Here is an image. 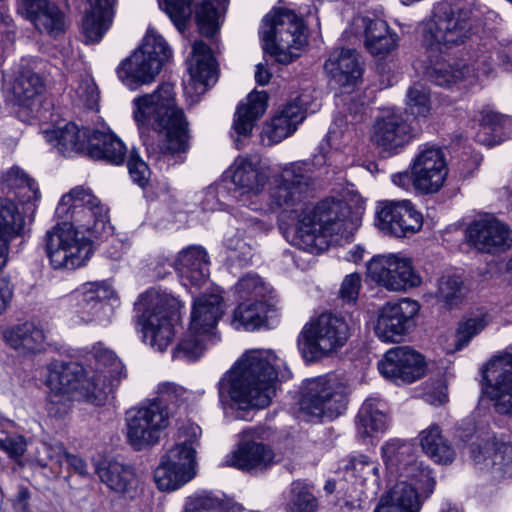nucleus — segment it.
<instances>
[{
	"label": "nucleus",
	"instance_id": "7ed1b4c3",
	"mask_svg": "<svg viewBox=\"0 0 512 512\" xmlns=\"http://www.w3.org/2000/svg\"><path fill=\"white\" fill-rule=\"evenodd\" d=\"M89 361L88 369L77 362L58 360L48 365L46 409L50 416L66 415L75 401L103 405L108 394L127 377L121 360L101 342L93 345Z\"/></svg>",
	"mask_w": 512,
	"mask_h": 512
},
{
	"label": "nucleus",
	"instance_id": "bf43d9fd",
	"mask_svg": "<svg viewBox=\"0 0 512 512\" xmlns=\"http://www.w3.org/2000/svg\"><path fill=\"white\" fill-rule=\"evenodd\" d=\"M192 0H162L160 6L168 14L175 26L182 30L190 15V4Z\"/></svg>",
	"mask_w": 512,
	"mask_h": 512
},
{
	"label": "nucleus",
	"instance_id": "7c9ffc66",
	"mask_svg": "<svg viewBox=\"0 0 512 512\" xmlns=\"http://www.w3.org/2000/svg\"><path fill=\"white\" fill-rule=\"evenodd\" d=\"M181 434L185 436V440L170 448L161 458V461L173 466L178 472L191 480L195 474V446L198 444L201 428L191 424L184 427Z\"/></svg>",
	"mask_w": 512,
	"mask_h": 512
},
{
	"label": "nucleus",
	"instance_id": "bb28decb",
	"mask_svg": "<svg viewBox=\"0 0 512 512\" xmlns=\"http://www.w3.org/2000/svg\"><path fill=\"white\" fill-rule=\"evenodd\" d=\"M19 10L40 32L56 37L65 30L64 13L48 0H22Z\"/></svg>",
	"mask_w": 512,
	"mask_h": 512
},
{
	"label": "nucleus",
	"instance_id": "6e6d98bb",
	"mask_svg": "<svg viewBox=\"0 0 512 512\" xmlns=\"http://www.w3.org/2000/svg\"><path fill=\"white\" fill-rule=\"evenodd\" d=\"M436 296L440 302L452 307L459 304L463 298V282L459 276L443 275L438 279Z\"/></svg>",
	"mask_w": 512,
	"mask_h": 512
},
{
	"label": "nucleus",
	"instance_id": "13d9d810",
	"mask_svg": "<svg viewBox=\"0 0 512 512\" xmlns=\"http://www.w3.org/2000/svg\"><path fill=\"white\" fill-rule=\"evenodd\" d=\"M183 512H231L222 500L210 494H198L186 500Z\"/></svg>",
	"mask_w": 512,
	"mask_h": 512
},
{
	"label": "nucleus",
	"instance_id": "39448f33",
	"mask_svg": "<svg viewBox=\"0 0 512 512\" xmlns=\"http://www.w3.org/2000/svg\"><path fill=\"white\" fill-rule=\"evenodd\" d=\"M133 104L137 124L150 126L163 136L158 144L144 140L149 155L156 160L163 157L167 161L174 159V163L183 162L182 154L189 147L188 122L176 104L174 86L163 83L153 93L135 98Z\"/></svg>",
	"mask_w": 512,
	"mask_h": 512
},
{
	"label": "nucleus",
	"instance_id": "aec40b11",
	"mask_svg": "<svg viewBox=\"0 0 512 512\" xmlns=\"http://www.w3.org/2000/svg\"><path fill=\"white\" fill-rule=\"evenodd\" d=\"M483 378L490 384L495 410L512 416V354L492 358L486 365Z\"/></svg>",
	"mask_w": 512,
	"mask_h": 512
},
{
	"label": "nucleus",
	"instance_id": "f704fd0d",
	"mask_svg": "<svg viewBox=\"0 0 512 512\" xmlns=\"http://www.w3.org/2000/svg\"><path fill=\"white\" fill-rule=\"evenodd\" d=\"M100 480L115 493L129 495L136 492L139 484L138 477L132 466L119 461H103L96 468Z\"/></svg>",
	"mask_w": 512,
	"mask_h": 512
},
{
	"label": "nucleus",
	"instance_id": "09e8293b",
	"mask_svg": "<svg viewBox=\"0 0 512 512\" xmlns=\"http://www.w3.org/2000/svg\"><path fill=\"white\" fill-rule=\"evenodd\" d=\"M431 110L429 90L421 83L412 85L406 93V108L402 113L408 119L426 118Z\"/></svg>",
	"mask_w": 512,
	"mask_h": 512
},
{
	"label": "nucleus",
	"instance_id": "338daca9",
	"mask_svg": "<svg viewBox=\"0 0 512 512\" xmlns=\"http://www.w3.org/2000/svg\"><path fill=\"white\" fill-rule=\"evenodd\" d=\"M76 92L88 107H92L99 97L95 83L90 80L81 82Z\"/></svg>",
	"mask_w": 512,
	"mask_h": 512
},
{
	"label": "nucleus",
	"instance_id": "dca6fc26",
	"mask_svg": "<svg viewBox=\"0 0 512 512\" xmlns=\"http://www.w3.org/2000/svg\"><path fill=\"white\" fill-rule=\"evenodd\" d=\"M413 186L424 194L436 193L443 186L448 167L443 150L435 146H424L414 157L412 164Z\"/></svg>",
	"mask_w": 512,
	"mask_h": 512
},
{
	"label": "nucleus",
	"instance_id": "4c0bfd02",
	"mask_svg": "<svg viewBox=\"0 0 512 512\" xmlns=\"http://www.w3.org/2000/svg\"><path fill=\"white\" fill-rule=\"evenodd\" d=\"M114 2L115 0H90V9L86 11L82 21L86 43H98L109 29Z\"/></svg>",
	"mask_w": 512,
	"mask_h": 512
},
{
	"label": "nucleus",
	"instance_id": "f8f14e48",
	"mask_svg": "<svg viewBox=\"0 0 512 512\" xmlns=\"http://www.w3.org/2000/svg\"><path fill=\"white\" fill-rule=\"evenodd\" d=\"M346 386L335 375H323L306 382L300 409L307 416L334 419L347 409Z\"/></svg>",
	"mask_w": 512,
	"mask_h": 512
},
{
	"label": "nucleus",
	"instance_id": "a878e982",
	"mask_svg": "<svg viewBox=\"0 0 512 512\" xmlns=\"http://www.w3.org/2000/svg\"><path fill=\"white\" fill-rule=\"evenodd\" d=\"M273 450L260 442L243 440L225 457V465L242 471L257 473L270 468L274 463Z\"/></svg>",
	"mask_w": 512,
	"mask_h": 512
},
{
	"label": "nucleus",
	"instance_id": "680f3d73",
	"mask_svg": "<svg viewBox=\"0 0 512 512\" xmlns=\"http://www.w3.org/2000/svg\"><path fill=\"white\" fill-rule=\"evenodd\" d=\"M127 167L132 180L139 186L144 187L148 182L150 170L136 150L130 151Z\"/></svg>",
	"mask_w": 512,
	"mask_h": 512
},
{
	"label": "nucleus",
	"instance_id": "ddd939ff",
	"mask_svg": "<svg viewBox=\"0 0 512 512\" xmlns=\"http://www.w3.org/2000/svg\"><path fill=\"white\" fill-rule=\"evenodd\" d=\"M170 413L161 399L130 409L126 416L127 440L136 450L156 444L169 426Z\"/></svg>",
	"mask_w": 512,
	"mask_h": 512
},
{
	"label": "nucleus",
	"instance_id": "49530a36",
	"mask_svg": "<svg viewBox=\"0 0 512 512\" xmlns=\"http://www.w3.org/2000/svg\"><path fill=\"white\" fill-rule=\"evenodd\" d=\"M24 228V217L10 199L0 198V245L8 250L9 242Z\"/></svg>",
	"mask_w": 512,
	"mask_h": 512
},
{
	"label": "nucleus",
	"instance_id": "cd10ccee",
	"mask_svg": "<svg viewBox=\"0 0 512 512\" xmlns=\"http://www.w3.org/2000/svg\"><path fill=\"white\" fill-rule=\"evenodd\" d=\"M209 256L201 246H189L179 252L175 268L184 286L201 287L209 278Z\"/></svg>",
	"mask_w": 512,
	"mask_h": 512
},
{
	"label": "nucleus",
	"instance_id": "de8ad7c7",
	"mask_svg": "<svg viewBox=\"0 0 512 512\" xmlns=\"http://www.w3.org/2000/svg\"><path fill=\"white\" fill-rule=\"evenodd\" d=\"M286 508L287 512H316L318 500L312 487L301 480L293 481Z\"/></svg>",
	"mask_w": 512,
	"mask_h": 512
},
{
	"label": "nucleus",
	"instance_id": "4468645a",
	"mask_svg": "<svg viewBox=\"0 0 512 512\" xmlns=\"http://www.w3.org/2000/svg\"><path fill=\"white\" fill-rule=\"evenodd\" d=\"M366 266L368 277L389 291H405L422 283L411 259L399 254L374 256Z\"/></svg>",
	"mask_w": 512,
	"mask_h": 512
},
{
	"label": "nucleus",
	"instance_id": "473e14b6",
	"mask_svg": "<svg viewBox=\"0 0 512 512\" xmlns=\"http://www.w3.org/2000/svg\"><path fill=\"white\" fill-rule=\"evenodd\" d=\"M110 291L98 283L85 284L78 302L79 317L84 323H104L109 321L111 306L107 302Z\"/></svg>",
	"mask_w": 512,
	"mask_h": 512
},
{
	"label": "nucleus",
	"instance_id": "5fc2aeb1",
	"mask_svg": "<svg viewBox=\"0 0 512 512\" xmlns=\"http://www.w3.org/2000/svg\"><path fill=\"white\" fill-rule=\"evenodd\" d=\"M346 467L355 478L360 479L362 484L367 482L378 484L379 464L367 455L359 454L351 457Z\"/></svg>",
	"mask_w": 512,
	"mask_h": 512
},
{
	"label": "nucleus",
	"instance_id": "e2e57ef3",
	"mask_svg": "<svg viewBox=\"0 0 512 512\" xmlns=\"http://www.w3.org/2000/svg\"><path fill=\"white\" fill-rule=\"evenodd\" d=\"M361 288V277L357 273L347 275L342 281L339 295L346 303H355Z\"/></svg>",
	"mask_w": 512,
	"mask_h": 512
},
{
	"label": "nucleus",
	"instance_id": "c03bdc74",
	"mask_svg": "<svg viewBox=\"0 0 512 512\" xmlns=\"http://www.w3.org/2000/svg\"><path fill=\"white\" fill-rule=\"evenodd\" d=\"M419 438L422 450L434 462L446 465L454 460L455 451L442 436L438 425L433 424L421 431Z\"/></svg>",
	"mask_w": 512,
	"mask_h": 512
},
{
	"label": "nucleus",
	"instance_id": "2f4dec72",
	"mask_svg": "<svg viewBox=\"0 0 512 512\" xmlns=\"http://www.w3.org/2000/svg\"><path fill=\"white\" fill-rule=\"evenodd\" d=\"M304 118L302 105L297 100L288 102L265 124L262 131L263 139H267L268 145L281 142L296 131Z\"/></svg>",
	"mask_w": 512,
	"mask_h": 512
},
{
	"label": "nucleus",
	"instance_id": "b1692460",
	"mask_svg": "<svg viewBox=\"0 0 512 512\" xmlns=\"http://www.w3.org/2000/svg\"><path fill=\"white\" fill-rule=\"evenodd\" d=\"M229 174L235 188L240 192V202L249 208L251 200L258 201L263 197L268 176L261 170L258 163L249 157H237L229 167Z\"/></svg>",
	"mask_w": 512,
	"mask_h": 512
},
{
	"label": "nucleus",
	"instance_id": "c85d7f7f",
	"mask_svg": "<svg viewBox=\"0 0 512 512\" xmlns=\"http://www.w3.org/2000/svg\"><path fill=\"white\" fill-rule=\"evenodd\" d=\"M353 26L364 28L365 47L375 57L383 58L397 46V35L382 19L357 16L353 19Z\"/></svg>",
	"mask_w": 512,
	"mask_h": 512
},
{
	"label": "nucleus",
	"instance_id": "8fccbe9b",
	"mask_svg": "<svg viewBox=\"0 0 512 512\" xmlns=\"http://www.w3.org/2000/svg\"><path fill=\"white\" fill-rule=\"evenodd\" d=\"M209 338L210 336L202 334L200 331H192L189 326L187 332L173 351V358L188 362L198 360L203 355Z\"/></svg>",
	"mask_w": 512,
	"mask_h": 512
},
{
	"label": "nucleus",
	"instance_id": "c9c22d12",
	"mask_svg": "<svg viewBox=\"0 0 512 512\" xmlns=\"http://www.w3.org/2000/svg\"><path fill=\"white\" fill-rule=\"evenodd\" d=\"M91 132L89 128L80 129L74 123H67L64 127L47 131L45 138L59 153L72 156L74 153H87Z\"/></svg>",
	"mask_w": 512,
	"mask_h": 512
},
{
	"label": "nucleus",
	"instance_id": "393cba45",
	"mask_svg": "<svg viewBox=\"0 0 512 512\" xmlns=\"http://www.w3.org/2000/svg\"><path fill=\"white\" fill-rule=\"evenodd\" d=\"M43 90L42 77L34 71L31 62L24 59L17 64L13 75L4 86L7 100L19 106H29Z\"/></svg>",
	"mask_w": 512,
	"mask_h": 512
},
{
	"label": "nucleus",
	"instance_id": "ea45409f",
	"mask_svg": "<svg viewBox=\"0 0 512 512\" xmlns=\"http://www.w3.org/2000/svg\"><path fill=\"white\" fill-rule=\"evenodd\" d=\"M87 154L93 159L120 165L124 162L126 147L110 131L93 130L89 138Z\"/></svg>",
	"mask_w": 512,
	"mask_h": 512
},
{
	"label": "nucleus",
	"instance_id": "603ef678",
	"mask_svg": "<svg viewBox=\"0 0 512 512\" xmlns=\"http://www.w3.org/2000/svg\"><path fill=\"white\" fill-rule=\"evenodd\" d=\"M227 1L228 0H203L196 8V21L202 35L206 37L215 35L218 29V12L226 8Z\"/></svg>",
	"mask_w": 512,
	"mask_h": 512
},
{
	"label": "nucleus",
	"instance_id": "a211bd4d",
	"mask_svg": "<svg viewBox=\"0 0 512 512\" xmlns=\"http://www.w3.org/2000/svg\"><path fill=\"white\" fill-rule=\"evenodd\" d=\"M379 229L388 235L404 237L418 232L423 217L409 200L380 202L376 211Z\"/></svg>",
	"mask_w": 512,
	"mask_h": 512
},
{
	"label": "nucleus",
	"instance_id": "e433bc0d",
	"mask_svg": "<svg viewBox=\"0 0 512 512\" xmlns=\"http://www.w3.org/2000/svg\"><path fill=\"white\" fill-rule=\"evenodd\" d=\"M276 311L274 301H246L234 310L232 324L236 329L253 331L268 326V320L276 315Z\"/></svg>",
	"mask_w": 512,
	"mask_h": 512
},
{
	"label": "nucleus",
	"instance_id": "0eeeda50",
	"mask_svg": "<svg viewBox=\"0 0 512 512\" xmlns=\"http://www.w3.org/2000/svg\"><path fill=\"white\" fill-rule=\"evenodd\" d=\"M400 480L380 499L373 512H420L419 492L428 497L434 489L431 471L412 458L398 472Z\"/></svg>",
	"mask_w": 512,
	"mask_h": 512
},
{
	"label": "nucleus",
	"instance_id": "052dcab7",
	"mask_svg": "<svg viewBox=\"0 0 512 512\" xmlns=\"http://www.w3.org/2000/svg\"><path fill=\"white\" fill-rule=\"evenodd\" d=\"M484 317L469 318L459 324L457 329L456 349L465 347L472 337L480 333L486 326Z\"/></svg>",
	"mask_w": 512,
	"mask_h": 512
},
{
	"label": "nucleus",
	"instance_id": "4d7b16f0",
	"mask_svg": "<svg viewBox=\"0 0 512 512\" xmlns=\"http://www.w3.org/2000/svg\"><path fill=\"white\" fill-rule=\"evenodd\" d=\"M154 480L157 487L162 491L176 490L190 481V479L178 472L173 466L163 461H160L154 471Z\"/></svg>",
	"mask_w": 512,
	"mask_h": 512
},
{
	"label": "nucleus",
	"instance_id": "4be33fe9",
	"mask_svg": "<svg viewBox=\"0 0 512 512\" xmlns=\"http://www.w3.org/2000/svg\"><path fill=\"white\" fill-rule=\"evenodd\" d=\"M425 367L422 355L407 346L388 350L378 363V369L384 377L406 383L421 378Z\"/></svg>",
	"mask_w": 512,
	"mask_h": 512
},
{
	"label": "nucleus",
	"instance_id": "774afa93",
	"mask_svg": "<svg viewBox=\"0 0 512 512\" xmlns=\"http://www.w3.org/2000/svg\"><path fill=\"white\" fill-rule=\"evenodd\" d=\"M63 457L68 465L72 467L76 473L80 475H86L88 473L86 462L79 456L70 454L63 450Z\"/></svg>",
	"mask_w": 512,
	"mask_h": 512
},
{
	"label": "nucleus",
	"instance_id": "58836bf2",
	"mask_svg": "<svg viewBox=\"0 0 512 512\" xmlns=\"http://www.w3.org/2000/svg\"><path fill=\"white\" fill-rule=\"evenodd\" d=\"M268 95L265 91H253L236 110L233 128L238 136L249 137L255 122L267 109Z\"/></svg>",
	"mask_w": 512,
	"mask_h": 512
},
{
	"label": "nucleus",
	"instance_id": "79ce46f5",
	"mask_svg": "<svg viewBox=\"0 0 512 512\" xmlns=\"http://www.w3.org/2000/svg\"><path fill=\"white\" fill-rule=\"evenodd\" d=\"M0 192L13 193L21 203L37 201L40 198L35 181L19 167H12L3 174L0 180Z\"/></svg>",
	"mask_w": 512,
	"mask_h": 512
},
{
	"label": "nucleus",
	"instance_id": "423d86ee",
	"mask_svg": "<svg viewBox=\"0 0 512 512\" xmlns=\"http://www.w3.org/2000/svg\"><path fill=\"white\" fill-rule=\"evenodd\" d=\"M180 306L177 298L156 290L141 294L135 303L143 339L155 350L162 352L171 344Z\"/></svg>",
	"mask_w": 512,
	"mask_h": 512
},
{
	"label": "nucleus",
	"instance_id": "f3484780",
	"mask_svg": "<svg viewBox=\"0 0 512 512\" xmlns=\"http://www.w3.org/2000/svg\"><path fill=\"white\" fill-rule=\"evenodd\" d=\"M419 310L418 301L409 298L386 303L379 311L376 335L384 342H399L413 326Z\"/></svg>",
	"mask_w": 512,
	"mask_h": 512
},
{
	"label": "nucleus",
	"instance_id": "0e129e2a",
	"mask_svg": "<svg viewBox=\"0 0 512 512\" xmlns=\"http://www.w3.org/2000/svg\"><path fill=\"white\" fill-rule=\"evenodd\" d=\"M239 228L235 231H228L224 237V246L234 252H239V257L247 260L251 256V248L244 241L242 235L239 233Z\"/></svg>",
	"mask_w": 512,
	"mask_h": 512
},
{
	"label": "nucleus",
	"instance_id": "9d476101",
	"mask_svg": "<svg viewBox=\"0 0 512 512\" xmlns=\"http://www.w3.org/2000/svg\"><path fill=\"white\" fill-rule=\"evenodd\" d=\"M260 37L264 49L279 56L280 62H290L306 43L304 24L293 11L283 8L272 10L263 18Z\"/></svg>",
	"mask_w": 512,
	"mask_h": 512
},
{
	"label": "nucleus",
	"instance_id": "a18cd8bd",
	"mask_svg": "<svg viewBox=\"0 0 512 512\" xmlns=\"http://www.w3.org/2000/svg\"><path fill=\"white\" fill-rule=\"evenodd\" d=\"M476 71H479L478 64L469 68L463 62L438 61L431 67L429 77L438 86L451 87L462 80L476 78Z\"/></svg>",
	"mask_w": 512,
	"mask_h": 512
},
{
	"label": "nucleus",
	"instance_id": "864d4df0",
	"mask_svg": "<svg viewBox=\"0 0 512 512\" xmlns=\"http://www.w3.org/2000/svg\"><path fill=\"white\" fill-rule=\"evenodd\" d=\"M383 459L392 472H399L404 464L414 458L411 443L401 439H391L381 448Z\"/></svg>",
	"mask_w": 512,
	"mask_h": 512
},
{
	"label": "nucleus",
	"instance_id": "a19ab883",
	"mask_svg": "<svg viewBox=\"0 0 512 512\" xmlns=\"http://www.w3.org/2000/svg\"><path fill=\"white\" fill-rule=\"evenodd\" d=\"M5 340L11 348L20 353H38L44 350L45 334L33 322L18 324L5 332Z\"/></svg>",
	"mask_w": 512,
	"mask_h": 512
},
{
	"label": "nucleus",
	"instance_id": "1a4fd4ad",
	"mask_svg": "<svg viewBox=\"0 0 512 512\" xmlns=\"http://www.w3.org/2000/svg\"><path fill=\"white\" fill-rule=\"evenodd\" d=\"M472 11L464 7L438 4L433 16L423 27V43L432 50L442 51L466 42L472 34Z\"/></svg>",
	"mask_w": 512,
	"mask_h": 512
},
{
	"label": "nucleus",
	"instance_id": "c756f323",
	"mask_svg": "<svg viewBox=\"0 0 512 512\" xmlns=\"http://www.w3.org/2000/svg\"><path fill=\"white\" fill-rule=\"evenodd\" d=\"M326 72L341 87L355 86L362 76V66L356 50L335 49L324 64Z\"/></svg>",
	"mask_w": 512,
	"mask_h": 512
},
{
	"label": "nucleus",
	"instance_id": "412c9836",
	"mask_svg": "<svg viewBox=\"0 0 512 512\" xmlns=\"http://www.w3.org/2000/svg\"><path fill=\"white\" fill-rule=\"evenodd\" d=\"M188 71L190 78L185 84L184 92L193 102H196L217 79L214 56L204 42L197 41L193 44Z\"/></svg>",
	"mask_w": 512,
	"mask_h": 512
},
{
	"label": "nucleus",
	"instance_id": "72a5a7b5",
	"mask_svg": "<svg viewBox=\"0 0 512 512\" xmlns=\"http://www.w3.org/2000/svg\"><path fill=\"white\" fill-rule=\"evenodd\" d=\"M224 313V303L217 293L203 294L192 305L189 326L211 337L213 330Z\"/></svg>",
	"mask_w": 512,
	"mask_h": 512
},
{
	"label": "nucleus",
	"instance_id": "69168bd1",
	"mask_svg": "<svg viewBox=\"0 0 512 512\" xmlns=\"http://www.w3.org/2000/svg\"><path fill=\"white\" fill-rule=\"evenodd\" d=\"M26 446V441L22 436H7L0 439V449L13 459L23 456Z\"/></svg>",
	"mask_w": 512,
	"mask_h": 512
},
{
	"label": "nucleus",
	"instance_id": "f257e3e1",
	"mask_svg": "<svg viewBox=\"0 0 512 512\" xmlns=\"http://www.w3.org/2000/svg\"><path fill=\"white\" fill-rule=\"evenodd\" d=\"M311 165L306 162L286 164L272 176L267 201L264 196L249 202V209L259 212L280 211L296 219L294 245L313 252L327 244L326 237L341 231V203L321 202L317 206L305 203L312 185Z\"/></svg>",
	"mask_w": 512,
	"mask_h": 512
},
{
	"label": "nucleus",
	"instance_id": "5701e85b",
	"mask_svg": "<svg viewBox=\"0 0 512 512\" xmlns=\"http://www.w3.org/2000/svg\"><path fill=\"white\" fill-rule=\"evenodd\" d=\"M474 465L489 473L494 479L501 480L512 475V444L493 440H482L471 446Z\"/></svg>",
	"mask_w": 512,
	"mask_h": 512
},
{
	"label": "nucleus",
	"instance_id": "6e6552de",
	"mask_svg": "<svg viewBox=\"0 0 512 512\" xmlns=\"http://www.w3.org/2000/svg\"><path fill=\"white\" fill-rule=\"evenodd\" d=\"M172 51L166 40L155 32H148L142 45L116 68L118 79L129 89L135 90L152 83Z\"/></svg>",
	"mask_w": 512,
	"mask_h": 512
},
{
	"label": "nucleus",
	"instance_id": "f03ea898",
	"mask_svg": "<svg viewBox=\"0 0 512 512\" xmlns=\"http://www.w3.org/2000/svg\"><path fill=\"white\" fill-rule=\"evenodd\" d=\"M55 215L62 219L46 233V253L54 269H75L92 254V242L112 235L107 208L89 188L78 186L63 195Z\"/></svg>",
	"mask_w": 512,
	"mask_h": 512
},
{
	"label": "nucleus",
	"instance_id": "37998d69",
	"mask_svg": "<svg viewBox=\"0 0 512 512\" xmlns=\"http://www.w3.org/2000/svg\"><path fill=\"white\" fill-rule=\"evenodd\" d=\"M386 404L379 398H368L357 415V433L361 438L383 432L387 427Z\"/></svg>",
	"mask_w": 512,
	"mask_h": 512
},
{
	"label": "nucleus",
	"instance_id": "2eb2a0df",
	"mask_svg": "<svg viewBox=\"0 0 512 512\" xmlns=\"http://www.w3.org/2000/svg\"><path fill=\"white\" fill-rule=\"evenodd\" d=\"M420 132L415 119L406 118L401 112L388 110L373 125L371 140L387 151H396L407 145Z\"/></svg>",
	"mask_w": 512,
	"mask_h": 512
},
{
	"label": "nucleus",
	"instance_id": "6ab92c4d",
	"mask_svg": "<svg viewBox=\"0 0 512 512\" xmlns=\"http://www.w3.org/2000/svg\"><path fill=\"white\" fill-rule=\"evenodd\" d=\"M467 239L476 250L497 254L512 247V230L495 217L486 216L469 225Z\"/></svg>",
	"mask_w": 512,
	"mask_h": 512
},
{
	"label": "nucleus",
	"instance_id": "3c124183",
	"mask_svg": "<svg viewBox=\"0 0 512 512\" xmlns=\"http://www.w3.org/2000/svg\"><path fill=\"white\" fill-rule=\"evenodd\" d=\"M235 291L240 299L246 301H273V290L254 274L242 277L235 286Z\"/></svg>",
	"mask_w": 512,
	"mask_h": 512
},
{
	"label": "nucleus",
	"instance_id": "9b49d317",
	"mask_svg": "<svg viewBox=\"0 0 512 512\" xmlns=\"http://www.w3.org/2000/svg\"><path fill=\"white\" fill-rule=\"evenodd\" d=\"M349 337L350 328L344 318L322 313L304 326L298 346L305 360L316 361L341 349Z\"/></svg>",
	"mask_w": 512,
	"mask_h": 512
},
{
	"label": "nucleus",
	"instance_id": "20e7f679",
	"mask_svg": "<svg viewBox=\"0 0 512 512\" xmlns=\"http://www.w3.org/2000/svg\"><path fill=\"white\" fill-rule=\"evenodd\" d=\"M284 365L271 350L246 352L219 380L220 402L243 411L267 407L275 396V381Z\"/></svg>",
	"mask_w": 512,
	"mask_h": 512
}]
</instances>
